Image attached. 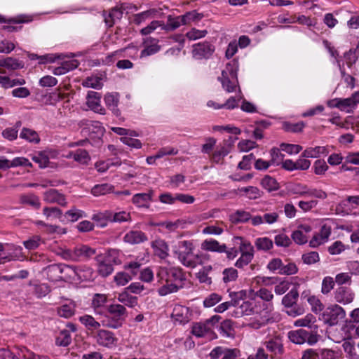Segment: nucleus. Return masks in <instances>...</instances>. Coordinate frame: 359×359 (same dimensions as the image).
<instances>
[{"mask_svg":"<svg viewBox=\"0 0 359 359\" xmlns=\"http://www.w3.org/2000/svg\"><path fill=\"white\" fill-rule=\"evenodd\" d=\"M76 262L86 261L93 256L96 251L95 249L86 245H79L76 246Z\"/></svg>","mask_w":359,"mask_h":359,"instance_id":"b1692460","label":"nucleus"},{"mask_svg":"<svg viewBox=\"0 0 359 359\" xmlns=\"http://www.w3.org/2000/svg\"><path fill=\"white\" fill-rule=\"evenodd\" d=\"M268 351L275 355H281L284 353L282 339L280 336H275L264 342Z\"/></svg>","mask_w":359,"mask_h":359,"instance_id":"4468645a","label":"nucleus"},{"mask_svg":"<svg viewBox=\"0 0 359 359\" xmlns=\"http://www.w3.org/2000/svg\"><path fill=\"white\" fill-rule=\"evenodd\" d=\"M346 316L344 309L338 304H332L328 306L321 313L319 319L324 324L332 327L338 325Z\"/></svg>","mask_w":359,"mask_h":359,"instance_id":"20e7f679","label":"nucleus"},{"mask_svg":"<svg viewBox=\"0 0 359 359\" xmlns=\"http://www.w3.org/2000/svg\"><path fill=\"white\" fill-rule=\"evenodd\" d=\"M32 159L35 163H38L41 168L47 167L50 162L48 156L43 152H39L34 155Z\"/></svg>","mask_w":359,"mask_h":359,"instance_id":"69168bd1","label":"nucleus"},{"mask_svg":"<svg viewBox=\"0 0 359 359\" xmlns=\"http://www.w3.org/2000/svg\"><path fill=\"white\" fill-rule=\"evenodd\" d=\"M222 280L224 283H228L235 281L238 278V271L233 268H226L222 272Z\"/></svg>","mask_w":359,"mask_h":359,"instance_id":"052dcab7","label":"nucleus"},{"mask_svg":"<svg viewBox=\"0 0 359 359\" xmlns=\"http://www.w3.org/2000/svg\"><path fill=\"white\" fill-rule=\"evenodd\" d=\"M219 333L223 337L233 338L235 336V330L233 323L231 320H224L219 326Z\"/></svg>","mask_w":359,"mask_h":359,"instance_id":"72a5a7b5","label":"nucleus"},{"mask_svg":"<svg viewBox=\"0 0 359 359\" xmlns=\"http://www.w3.org/2000/svg\"><path fill=\"white\" fill-rule=\"evenodd\" d=\"M83 86L95 89H101L102 87V79L98 76H88L82 83Z\"/></svg>","mask_w":359,"mask_h":359,"instance_id":"6e6d98bb","label":"nucleus"},{"mask_svg":"<svg viewBox=\"0 0 359 359\" xmlns=\"http://www.w3.org/2000/svg\"><path fill=\"white\" fill-rule=\"evenodd\" d=\"M43 201L48 203H57L61 206H66L67 204L65 196L54 189L44 192Z\"/></svg>","mask_w":359,"mask_h":359,"instance_id":"ddd939ff","label":"nucleus"},{"mask_svg":"<svg viewBox=\"0 0 359 359\" xmlns=\"http://www.w3.org/2000/svg\"><path fill=\"white\" fill-rule=\"evenodd\" d=\"M77 266L61 264L62 280H76Z\"/></svg>","mask_w":359,"mask_h":359,"instance_id":"e433bc0d","label":"nucleus"},{"mask_svg":"<svg viewBox=\"0 0 359 359\" xmlns=\"http://www.w3.org/2000/svg\"><path fill=\"white\" fill-rule=\"evenodd\" d=\"M105 217L113 222H126L131 220L130 213L123 210L118 212H107Z\"/></svg>","mask_w":359,"mask_h":359,"instance_id":"2f4dec72","label":"nucleus"},{"mask_svg":"<svg viewBox=\"0 0 359 359\" xmlns=\"http://www.w3.org/2000/svg\"><path fill=\"white\" fill-rule=\"evenodd\" d=\"M153 195V190H149L147 193L136 194L132 198V203L138 208H149Z\"/></svg>","mask_w":359,"mask_h":359,"instance_id":"dca6fc26","label":"nucleus"},{"mask_svg":"<svg viewBox=\"0 0 359 359\" xmlns=\"http://www.w3.org/2000/svg\"><path fill=\"white\" fill-rule=\"evenodd\" d=\"M42 243H43V239L38 235L32 236L29 239L23 241L25 248L29 250L37 249Z\"/></svg>","mask_w":359,"mask_h":359,"instance_id":"603ef678","label":"nucleus"},{"mask_svg":"<svg viewBox=\"0 0 359 359\" xmlns=\"http://www.w3.org/2000/svg\"><path fill=\"white\" fill-rule=\"evenodd\" d=\"M241 192H244L245 196L250 200H255L262 196L263 192L259 190L257 187L249 186L246 187H242L239 189Z\"/></svg>","mask_w":359,"mask_h":359,"instance_id":"de8ad7c7","label":"nucleus"},{"mask_svg":"<svg viewBox=\"0 0 359 359\" xmlns=\"http://www.w3.org/2000/svg\"><path fill=\"white\" fill-rule=\"evenodd\" d=\"M184 20H182V15L173 17L172 15L168 16L166 24L163 22L162 29L166 32H171L177 29L181 25H184Z\"/></svg>","mask_w":359,"mask_h":359,"instance_id":"c756f323","label":"nucleus"},{"mask_svg":"<svg viewBox=\"0 0 359 359\" xmlns=\"http://www.w3.org/2000/svg\"><path fill=\"white\" fill-rule=\"evenodd\" d=\"M334 278L331 276H326L323 279L321 285V292L323 294H329L334 286Z\"/></svg>","mask_w":359,"mask_h":359,"instance_id":"e2e57ef3","label":"nucleus"},{"mask_svg":"<svg viewBox=\"0 0 359 359\" xmlns=\"http://www.w3.org/2000/svg\"><path fill=\"white\" fill-rule=\"evenodd\" d=\"M20 200L22 204L30 205L34 209H39L41 207L39 198L34 194L22 195Z\"/></svg>","mask_w":359,"mask_h":359,"instance_id":"58836bf2","label":"nucleus"},{"mask_svg":"<svg viewBox=\"0 0 359 359\" xmlns=\"http://www.w3.org/2000/svg\"><path fill=\"white\" fill-rule=\"evenodd\" d=\"M226 248L225 244L221 245L217 241L214 239H206L201 243V249L205 251L222 253L226 252Z\"/></svg>","mask_w":359,"mask_h":359,"instance_id":"393cba45","label":"nucleus"},{"mask_svg":"<svg viewBox=\"0 0 359 359\" xmlns=\"http://www.w3.org/2000/svg\"><path fill=\"white\" fill-rule=\"evenodd\" d=\"M151 246L154 250L155 255L161 259H165L169 253V247L167 243L162 239H156L151 242Z\"/></svg>","mask_w":359,"mask_h":359,"instance_id":"6ab92c4d","label":"nucleus"},{"mask_svg":"<svg viewBox=\"0 0 359 359\" xmlns=\"http://www.w3.org/2000/svg\"><path fill=\"white\" fill-rule=\"evenodd\" d=\"M123 320L119 318L108 314L102 320V325L108 328L117 329L121 327Z\"/></svg>","mask_w":359,"mask_h":359,"instance_id":"a19ab883","label":"nucleus"},{"mask_svg":"<svg viewBox=\"0 0 359 359\" xmlns=\"http://www.w3.org/2000/svg\"><path fill=\"white\" fill-rule=\"evenodd\" d=\"M158 282L162 286L158 289L160 296L176 292L182 288L186 280V277L180 267H161L157 273Z\"/></svg>","mask_w":359,"mask_h":359,"instance_id":"f257e3e1","label":"nucleus"},{"mask_svg":"<svg viewBox=\"0 0 359 359\" xmlns=\"http://www.w3.org/2000/svg\"><path fill=\"white\" fill-rule=\"evenodd\" d=\"M160 11L157 9L152 8L149 9L140 13L135 14L133 16V22L140 25L142 22H145L147 20L157 18L159 15Z\"/></svg>","mask_w":359,"mask_h":359,"instance_id":"cd10ccee","label":"nucleus"},{"mask_svg":"<svg viewBox=\"0 0 359 359\" xmlns=\"http://www.w3.org/2000/svg\"><path fill=\"white\" fill-rule=\"evenodd\" d=\"M307 331L303 329H299L294 331H290L288 333L290 340L296 344H303L306 343V338L307 337Z\"/></svg>","mask_w":359,"mask_h":359,"instance_id":"c9c22d12","label":"nucleus"},{"mask_svg":"<svg viewBox=\"0 0 359 359\" xmlns=\"http://www.w3.org/2000/svg\"><path fill=\"white\" fill-rule=\"evenodd\" d=\"M93 337L99 346L108 348L115 346L118 341L114 332L104 329L97 330Z\"/></svg>","mask_w":359,"mask_h":359,"instance_id":"423d86ee","label":"nucleus"},{"mask_svg":"<svg viewBox=\"0 0 359 359\" xmlns=\"http://www.w3.org/2000/svg\"><path fill=\"white\" fill-rule=\"evenodd\" d=\"M355 297V294L349 287L340 286L334 292L335 301L344 305L351 303Z\"/></svg>","mask_w":359,"mask_h":359,"instance_id":"9b49d317","label":"nucleus"},{"mask_svg":"<svg viewBox=\"0 0 359 359\" xmlns=\"http://www.w3.org/2000/svg\"><path fill=\"white\" fill-rule=\"evenodd\" d=\"M72 342L69 330H62L60 332L55 339V344L59 346H67Z\"/></svg>","mask_w":359,"mask_h":359,"instance_id":"49530a36","label":"nucleus"},{"mask_svg":"<svg viewBox=\"0 0 359 359\" xmlns=\"http://www.w3.org/2000/svg\"><path fill=\"white\" fill-rule=\"evenodd\" d=\"M148 240L147 235L142 231L131 230L123 236V241L130 245H137Z\"/></svg>","mask_w":359,"mask_h":359,"instance_id":"f3484780","label":"nucleus"},{"mask_svg":"<svg viewBox=\"0 0 359 359\" xmlns=\"http://www.w3.org/2000/svg\"><path fill=\"white\" fill-rule=\"evenodd\" d=\"M107 297L106 294L96 293L93 295L91 306L96 314L101 315L104 313Z\"/></svg>","mask_w":359,"mask_h":359,"instance_id":"aec40b11","label":"nucleus"},{"mask_svg":"<svg viewBox=\"0 0 359 359\" xmlns=\"http://www.w3.org/2000/svg\"><path fill=\"white\" fill-rule=\"evenodd\" d=\"M0 67H6L8 69L15 70L23 67V65L17 59L8 57L0 60Z\"/></svg>","mask_w":359,"mask_h":359,"instance_id":"c03bdc74","label":"nucleus"},{"mask_svg":"<svg viewBox=\"0 0 359 359\" xmlns=\"http://www.w3.org/2000/svg\"><path fill=\"white\" fill-rule=\"evenodd\" d=\"M191 333L196 337H204L212 340L217 337L212 327L204 321L195 323L192 325Z\"/></svg>","mask_w":359,"mask_h":359,"instance_id":"1a4fd4ad","label":"nucleus"},{"mask_svg":"<svg viewBox=\"0 0 359 359\" xmlns=\"http://www.w3.org/2000/svg\"><path fill=\"white\" fill-rule=\"evenodd\" d=\"M238 60H233L230 61L222 71L221 76L218 77L222 88L227 93L236 92L238 89L241 93L238 80Z\"/></svg>","mask_w":359,"mask_h":359,"instance_id":"7ed1b4c3","label":"nucleus"},{"mask_svg":"<svg viewBox=\"0 0 359 359\" xmlns=\"http://www.w3.org/2000/svg\"><path fill=\"white\" fill-rule=\"evenodd\" d=\"M52 251L64 260L76 262V247L71 249L66 246L55 245L52 247Z\"/></svg>","mask_w":359,"mask_h":359,"instance_id":"2eb2a0df","label":"nucleus"},{"mask_svg":"<svg viewBox=\"0 0 359 359\" xmlns=\"http://www.w3.org/2000/svg\"><path fill=\"white\" fill-rule=\"evenodd\" d=\"M261 185L269 192L277 191L280 189V185L277 180L269 175H266L262 178Z\"/></svg>","mask_w":359,"mask_h":359,"instance_id":"ea45409f","label":"nucleus"},{"mask_svg":"<svg viewBox=\"0 0 359 359\" xmlns=\"http://www.w3.org/2000/svg\"><path fill=\"white\" fill-rule=\"evenodd\" d=\"M106 106L116 116H120L121 111L118 108L119 103V94L116 92L108 93L104 98Z\"/></svg>","mask_w":359,"mask_h":359,"instance_id":"a211bd4d","label":"nucleus"},{"mask_svg":"<svg viewBox=\"0 0 359 359\" xmlns=\"http://www.w3.org/2000/svg\"><path fill=\"white\" fill-rule=\"evenodd\" d=\"M313 169L316 175H322L328 170V165L324 160L318 159L314 162Z\"/></svg>","mask_w":359,"mask_h":359,"instance_id":"774afa93","label":"nucleus"},{"mask_svg":"<svg viewBox=\"0 0 359 359\" xmlns=\"http://www.w3.org/2000/svg\"><path fill=\"white\" fill-rule=\"evenodd\" d=\"M255 245L258 250L268 251L273 248V241L268 237L257 238L255 241Z\"/></svg>","mask_w":359,"mask_h":359,"instance_id":"a18cd8bd","label":"nucleus"},{"mask_svg":"<svg viewBox=\"0 0 359 359\" xmlns=\"http://www.w3.org/2000/svg\"><path fill=\"white\" fill-rule=\"evenodd\" d=\"M95 277V274L92 268L86 265L77 266L76 280L90 281Z\"/></svg>","mask_w":359,"mask_h":359,"instance_id":"4be33fe9","label":"nucleus"},{"mask_svg":"<svg viewBox=\"0 0 359 359\" xmlns=\"http://www.w3.org/2000/svg\"><path fill=\"white\" fill-rule=\"evenodd\" d=\"M118 252L116 250H109L102 260H99L97 272L102 277L109 276L114 271V264H118Z\"/></svg>","mask_w":359,"mask_h":359,"instance_id":"39448f33","label":"nucleus"},{"mask_svg":"<svg viewBox=\"0 0 359 359\" xmlns=\"http://www.w3.org/2000/svg\"><path fill=\"white\" fill-rule=\"evenodd\" d=\"M114 186L109 184H100L95 185L91 189V194L95 196L107 194L113 191Z\"/></svg>","mask_w":359,"mask_h":359,"instance_id":"09e8293b","label":"nucleus"},{"mask_svg":"<svg viewBox=\"0 0 359 359\" xmlns=\"http://www.w3.org/2000/svg\"><path fill=\"white\" fill-rule=\"evenodd\" d=\"M271 154V163L272 165H279L283 161L284 154L280 152V149L276 147H273L270 151Z\"/></svg>","mask_w":359,"mask_h":359,"instance_id":"338daca9","label":"nucleus"},{"mask_svg":"<svg viewBox=\"0 0 359 359\" xmlns=\"http://www.w3.org/2000/svg\"><path fill=\"white\" fill-rule=\"evenodd\" d=\"M107 309L109 315L116 316L122 320L124 319L126 309L123 305L117 304H111Z\"/></svg>","mask_w":359,"mask_h":359,"instance_id":"8fccbe9b","label":"nucleus"},{"mask_svg":"<svg viewBox=\"0 0 359 359\" xmlns=\"http://www.w3.org/2000/svg\"><path fill=\"white\" fill-rule=\"evenodd\" d=\"M20 137L32 144H39L41 141L38 133L28 128H23L22 129Z\"/></svg>","mask_w":359,"mask_h":359,"instance_id":"473e14b6","label":"nucleus"},{"mask_svg":"<svg viewBox=\"0 0 359 359\" xmlns=\"http://www.w3.org/2000/svg\"><path fill=\"white\" fill-rule=\"evenodd\" d=\"M64 157L67 159H73L81 165H88L91 161L89 152L83 149L69 151L67 154L64 155Z\"/></svg>","mask_w":359,"mask_h":359,"instance_id":"9d476101","label":"nucleus"},{"mask_svg":"<svg viewBox=\"0 0 359 359\" xmlns=\"http://www.w3.org/2000/svg\"><path fill=\"white\" fill-rule=\"evenodd\" d=\"M215 51L213 45L208 42L198 43L193 45L192 55L196 60L209 58Z\"/></svg>","mask_w":359,"mask_h":359,"instance_id":"6e6552de","label":"nucleus"},{"mask_svg":"<svg viewBox=\"0 0 359 359\" xmlns=\"http://www.w3.org/2000/svg\"><path fill=\"white\" fill-rule=\"evenodd\" d=\"M307 302L311 306V311L314 313L318 314L324 311V305L318 297L315 295L309 296Z\"/></svg>","mask_w":359,"mask_h":359,"instance_id":"3c124183","label":"nucleus"},{"mask_svg":"<svg viewBox=\"0 0 359 359\" xmlns=\"http://www.w3.org/2000/svg\"><path fill=\"white\" fill-rule=\"evenodd\" d=\"M100 100V93L95 91H89L86 96V104L93 111L100 114H104L105 109L101 105Z\"/></svg>","mask_w":359,"mask_h":359,"instance_id":"f8f14e48","label":"nucleus"},{"mask_svg":"<svg viewBox=\"0 0 359 359\" xmlns=\"http://www.w3.org/2000/svg\"><path fill=\"white\" fill-rule=\"evenodd\" d=\"M329 151L325 147L317 146L306 149L302 153V156L305 158H318L321 155H327Z\"/></svg>","mask_w":359,"mask_h":359,"instance_id":"f704fd0d","label":"nucleus"},{"mask_svg":"<svg viewBox=\"0 0 359 359\" xmlns=\"http://www.w3.org/2000/svg\"><path fill=\"white\" fill-rule=\"evenodd\" d=\"M255 309V304L252 301H245L232 313V316L238 318L243 315L250 316L256 312Z\"/></svg>","mask_w":359,"mask_h":359,"instance_id":"bb28decb","label":"nucleus"},{"mask_svg":"<svg viewBox=\"0 0 359 359\" xmlns=\"http://www.w3.org/2000/svg\"><path fill=\"white\" fill-rule=\"evenodd\" d=\"M318 359H337L338 352L330 348H318Z\"/></svg>","mask_w":359,"mask_h":359,"instance_id":"bf43d9fd","label":"nucleus"},{"mask_svg":"<svg viewBox=\"0 0 359 359\" xmlns=\"http://www.w3.org/2000/svg\"><path fill=\"white\" fill-rule=\"evenodd\" d=\"M172 316L175 321H178L180 324H185L189 321V309L180 304L175 305Z\"/></svg>","mask_w":359,"mask_h":359,"instance_id":"412c9836","label":"nucleus"},{"mask_svg":"<svg viewBox=\"0 0 359 359\" xmlns=\"http://www.w3.org/2000/svg\"><path fill=\"white\" fill-rule=\"evenodd\" d=\"M75 304L72 302L65 304L57 308V313L59 316L69 318L75 313Z\"/></svg>","mask_w":359,"mask_h":359,"instance_id":"37998d69","label":"nucleus"},{"mask_svg":"<svg viewBox=\"0 0 359 359\" xmlns=\"http://www.w3.org/2000/svg\"><path fill=\"white\" fill-rule=\"evenodd\" d=\"M79 126L81 128L82 133L89 135L95 133L99 138L104 133V128L99 121L83 119L79 123Z\"/></svg>","mask_w":359,"mask_h":359,"instance_id":"0eeeda50","label":"nucleus"},{"mask_svg":"<svg viewBox=\"0 0 359 359\" xmlns=\"http://www.w3.org/2000/svg\"><path fill=\"white\" fill-rule=\"evenodd\" d=\"M43 272L46 274L47 278L50 281H58L62 280L61 264H50L44 268Z\"/></svg>","mask_w":359,"mask_h":359,"instance_id":"5701e85b","label":"nucleus"},{"mask_svg":"<svg viewBox=\"0 0 359 359\" xmlns=\"http://www.w3.org/2000/svg\"><path fill=\"white\" fill-rule=\"evenodd\" d=\"M302 261L304 264L311 265L320 261L319 254L317 252L312 251L306 252L302 256Z\"/></svg>","mask_w":359,"mask_h":359,"instance_id":"680f3d73","label":"nucleus"},{"mask_svg":"<svg viewBox=\"0 0 359 359\" xmlns=\"http://www.w3.org/2000/svg\"><path fill=\"white\" fill-rule=\"evenodd\" d=\"M86 217L85 212L81 210L76 208L75 207L72 208L70 210L65 212L63 215L62 219L61 222H75L78 221L79 219Z\"/></svg>","mask_w":359,"mask_h":359,"instance_id":"7c9ffc66","label":"nucleus"},{"mask_svg":"<svg viewBox=\"0 0 359 359\" xmlns=\"http://www.w3.org/2000/svg\"><path fill=\"white\" fill-rule=\"evenodd\" d=\"M305 124L303 121L298 123L285 122L283 125V129L287 132L298 133L301 132L304 128Z\"/></svg>","mask_w":359,"mask_h":359,"instance_id":"0e129e2a","label":"nucleus"},{"mask_svg":"<svg viewBox=\"0 0 359 359\" xmlns=\"http://www.w3.org/2000/svg\"><path fill=\"white\" fill-rule=\"evenodd\" d=\"M299 297V292L296 287L292 288L282 299V304L285 307H292L297 302Z\"/></svg>","mask_w":359,"mask_h":359,"instance_id":"4c0bfd02","label":"nucleus"},{"mask_svg":"<svg viewBox=\"0 0 359 359\" xmlns=\"http://www.w3.org/2000/svg\"><path fill=\"white\" fill-rule=\"evenodd\" d=\"M175 248L174 252L178 260L187 268L194 269L203 265L209 257V255L204 253L194 254V245L191 241H180Z\"/></svg>","mask_w":359,"mask_h":359,"instance_id":"f03ea898","label":"nucleus"},{"mask_svg":"<svg viewBox=\"0 0 359 359\" xmlns=\"http://www.w3.org/2000/svg\"><path fill=\"white\" fill-rule=\"evenodd\" d=\"M309 187L297 183L291 185L289 188V191L292 194L298 195L299 196H306Z\"/></svg>","mask_w":359,"mask_h":359,"instance_id":"13d9d810","label":"nucleus"},{"mask_svg":"<svg viewBox=\"0 0 359 359\" xmlns=\"http://www.w3.org/2000/svg\"><path fill=\"white\" fill-rule=\"evenodd\" d=\"M79 321L91 332L92 334H94V332L98 330L102 325V322L100 323L97 321L92 316L90 315H84L79 317Z\"/></svg>","mask_w":359,"mask_h":359,"instance_id":"c85d7f7f","label":"nucleus"},{"mask_svg":"<svg viewBox=\"0 0 359 359\" xmlns=\"http://www.w3.org/2000/svg\"><path fill=\"white\" fill-rule=\"evenodd\" d=\"M117 299L119 302L128 307H134L137 304V298L130 295L128 292H122L118 294Z\"/></svg>","mask_w":359,"mask_h":359,"instance_id":"864d4df0","label":"nucleus"},{"mask_svg":"<svg viewBox=\"0 0 359 359\" xmlns=\"http://www.w3.org/2000/svg\"><path fill=\"white\" fill-rule=\"evenodd\" d=\"M251 218L250 212L244 210H236L231 215V220L233 223H244L249 221Z\"/></svg>","mask_w":359,"mask_h":359,"instance_id":"5fc2aeb1","label":"nucleus"},{"mask_svg":"<svg viewBox=\"0 0 359 359\" xmlns=\"http://www.w3.org/2000/svg\"><path fill=\"white\" fill-rule=\"evenodd\" d=\"M158 41L149 37L144 41V48L141 51V57H146L156 53L160 50Z\"/></svg>","mask_w":359,"mask_h":359,"instance_id":"a878e982","label":"nucleus"},{"mask_svg":"<svg viewBox=\"0 0 359 359\" xmlns=\"http://www.w3.org/2000/svg\"><path fill=\"white\" fill-rule=\"evenodd\" d=\"M316 322V317L311 313L307 314L302 318H299L295 321L294 325L299 327H308L311 329L316 330L318 326L315 325Z\"/></svg>","mask_w":359,"mask_h":359,"instance_id":"79ce46f5","label":"nucleus"},{"mask_svg":"<svg viewBox=\"0 0 359 359\" xmlns=\"http://www.w3.org/2000/svg\"><path fill=\"white\" fill-rule=\"evenodd\" d=\"M43 214L47 218L50 217L62 219V211L57 207H45L43 209Z\"/></svg>","mask_w":359,"mask_h":359,"instance_id":"4d7b16f0","label":"nucleus"}]
</instances>
